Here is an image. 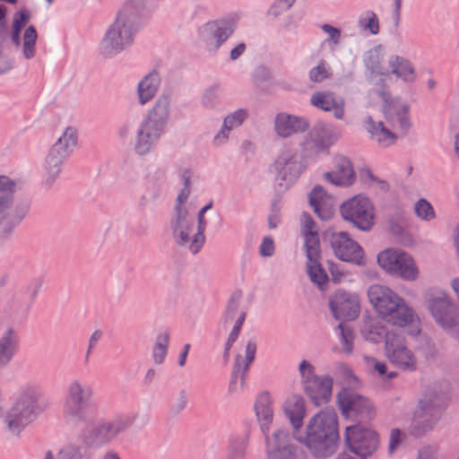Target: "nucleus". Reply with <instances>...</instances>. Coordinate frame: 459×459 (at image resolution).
<instances>
[{
    "label": "nucleus",
    "mask_w": 459,
    "mask_h": 459,
    "mask_svg": "<svg viewBox=\"0 0 459 459\" xmlns=\"http://www.w3.org/2000/svg\"><path fill=\"white\" fill-rule=\"evenodd\" d=\"M312 455L326 458L338 447V416L332 408L320 411L307 422L306 435L298 438Z\"/></svg>",
    "instance_id": "1"
},
{
    "label": "nucleus",
    "mask_w": 459,
    "mask_h": 459,
    "mask_svg": "<svg viewBox=\"0 0 459 459\" xmlns=\"http://www.w3.org/2000/svg\"><path fill=\"white\" fill-rule=\"evenodd\" d=\"M383 100V112L393 129L390 130L382 122H375L371 117L365 118L364 124L370 138L383 147L394 144L399 135H405L411 128L408 117V106L400 99H393L389 92H379Z\"/></svg>",
    "instance_id": "2"
},
{
    "label": "nucleus",
    "mask_w": 459,
    "mask_h": 459,
    "mask_svg": "<svg viewBox=\"0 0 459 459\" xmlns=\"http://www.w3.org/2000/svg\"><path fill=\"white\" fill-rule=\"evenodd\" d=\"M46 406L42 393L35 386H26L18 393L4 421L12 434L19 435Z\"/></svg>",
    "instance_id": "3"
},
{
    "label": "nucleus",
    "mask_w": 459,
    "mask_h": 459,
    "mask_svg": "<svg viewBox=\"0 0 459 459\" xmlns=\"http://www.w3.org/2000/svg\"><path fill=\"white\" fill-rule=\"evenodd\" d=\"M135 4L136 2L134 0L126 3L119 11L116 21L107 30L100 45V53L104 56H113L133 42L137 18Z\"/></svg>",
    "instance_id": "4"
},
{
    "label": "nucleus",
    "mask_w": 459,
    "mask_h": 459,
    "mask_svg": "<svg viewBox=\"0 0 459 459\" xmlns=\"http://www.w3.org/2000/svg\"><path fill=\"white\" fill-rule=\"evenodd\" d=\"M255 411L260 423V429L265 437L268 459H290L292 446L287 444L288 431L276 430L272 437L268 435L273 419V400L269 393H261L255 402Z\"/></svg>",
    "instance_id": "5"
},
{
    "label": "nucleus",
    "mask_w": 459,
    "mask_h": 459,
    "mask_svg": "<svg viewBox=\"0 0 459 459\" xmlns=\"http://www.w3.org/2000/svg\"><path fill=\"white\" fill-rule=\"evenodd\" d=\"M368 296L377 314L387 322L398 326H406L413 322L412 310L388 287L374 284L368 288Z\"/></svg>",
    "instance_id": "6"
},
{
    "label": "nucleus",
    "mask_w": 459,
    "mask_h": 459,
    "mask_svg": "<svg viewBox=\"0 0 459 459\" xmlns=\"http://www.w3.org/2000/svg\"><path fill=\"white\" fill-rule=\"evenodd\" d=\"M135 419L136 416L119 415L110 420L100 419L93 422L91 415L90 422L83 424L80 440L89 449L108 446L126 431Z\"/></svg>",
    "instance_id": "7"
},
{
    "label": "nucleus",
    "mask_w": 459,
    "mask_h": 459,
    "mask_svg": "<svg viewBox=\"0 0 459 459\" xmlns=\"http://www.w3.org/2000/svg\"><path fill=\"white\" fill-rule=\"evenodd\" d=\"M212 207V203L204 206L197 215V230L194 232L195 221L188 215L187 210H178L174 220L171 221V230L174 241L180 247H187L189 251L195 255L204 244V230L206 221L204 213Z\"/></svg>",
    "instance_id": "8"
},
{
    "label": "nucleus",
    "mask_w": 459,
    "mask_h": 459,
    "mask_svg": "<svg viewBox=\"0 0 459 459\" xmlns=\"http://www.w3.org/2000/svg\"><path fill=\"white\" fill-rule=\"evenodd\" d=\"M301 233L305 240L307 258V273L310 280L324 290L328 284V276L320 264V240L316 225L307 212H303L300 219Z\"/></svg>",
    "instance_id": "9"
},
{
    "label": "nucleus",
    "mask_w": 459,
    "mask_h": 459,
    "mask_svg": "<svg viewBox=\"0 0 459 459\" xmlns=\"http://www.w3.org/2000/svg\"><path fill=\"white\" fill-rule=\"evenodd\" d=\"M93 397L92 387L79 380L69 383L63 406L64 417L72 423L88 424L91 415L89 403Z\"/></svg>",
    "instance_id": "10"
},
{
    "label": "nucleus",
    "mask_w": 459,
    "mask_h": 459,
    "mask_svg": "<svg viewBox=\"0 0 459 459\" xmlns=\"http://www.w3.org/2000/svg\"><path fill=\"white\" fill-rule=\"evenodd\" d=\"M17 182L7 176H0V235H9L16 224L22 221L29 212V204H22L17 214L13 212L14 194Z\"/></svg>",
    "instance_id": "11"
},
{
    "label": "nucleus",
    "mask_w": 459,
    "mask_h": 459,
    "mask_svg": "<svg viewBox=\"0 0 459 459\" xmlns=\"http://www.w3.org/2000/svg\"><path fill=\"white\" fill-rule=\"evenodd\" d=\"M77 143V131L68 126L50 148L45 160V184L50 186L58 177L64 160Z\"/></svg>",
    "instance_id": "12"
},
{
    "label": "nucleus",
    "mask_w": 459,
    "mask_h": 459,
    "mask_svg": "<svg viewBox=\"0 0 459 459\" xmlns=\"http://www.w3.org/2000/svg\"><path fill=\"white\" fill-rule=\"evenodd\" d=\"M299 371L303 391L311 402L316 406L328 403L332 397V377L316 375L314 366L305 359L299 363Z\"/></svg>",
    "instance_id": "13"
},
{
    "label": "nucleus",
    "mask_w": 459,
    "mask_h": 459,
    "mask_svg": "<svg viewBox=\"0 0 459 459\" xmlns=\"http://www.w3.org/2000/svg\"><path fill=\"white\" fill-rule=\"evenodd\" d=\"M385 355L397 368L414 371L417 368V358L408 348L401 331H390L385 334Z\"/></svg>",
    "instance_id": "14"
},
{
    "label": "nucleus",
    "mask_w": 459,
    "mask_h": 459,
    "mask_svg": "<svg viewBox=\"0 0 459 459\" xmlns=\"http://www.w3.org/2000/svg\"><path fill=\"white\" fill-rule=\"evenodd\" d=\"M379 266L390 274L406 281H413L418 276V268L412 257L403 251L387 248L377 255Z\"/></svg>",
    "instance_id": "15"
},
{
    "label": "nucleus",
    "mask_w": 459,
    "mask_h": 459,
    "mask_svg": "<svg viewBox=\"0 0 459 459\" xmlns=\"http://www.w3.org/2000/svg\"><path fill=\"white\" fill-rule=\"evenodd\" d=\"M342 218L362 230H368L374 221V207L368 198L356 195L340 208Z\"/></svg>",
    "instance_id": "16"
},
{
    "label": "nucleus",
    "mask_w": 459,
    "mask_h": 459,
    "mask_svg": "<svg viewBox=\"0 0 459 459\" xmlns=\"http://www.w3.org/2000/svg\"><path fill=\"white\" fill-rule=\"evenodd\" d=\"M345 443L351 452L366 458L377 449L379 440L371 429L353 425L345 429Z\"/></svg>",
    "instance_id": "17"
},
{
    "label": "nucleus",
    "mask_w": 459,
    "mask_h": 459,
    "mask_svg": "<svg viewBox=\"0 0 459 459\" xmlns=\"http://www.w3.org/2000/svg\"><path fill=\"white\" fill-rule=\"evenodd\" d=\"M337 401L342 414L355 420L371 419L374 415V407L366 397L349 388H343L337 395Z\"/></svg>",
    "instance_id": "18"
},
{
    "label": "nucleus",
    "mask_w": 459,
    "mask_h": 459,
    "mask_svg": "<svg viewBox=\"0 0 459 459\" xmlns=\"http://www.w3.org/2000/svg\"><path fill=\"white\" fill-rule=\"evenodd\" d=\"M306 169L301 156L297 150L284 149L272 165L277 179L288 186L296 181Z\"/></svg>",
    "instance_id": "19"
},
{
    "label": "nucleus",
    "mask_w": 459,
    "mask_h": 459,
    "mask_svg": "<svg viewBox=\"0 0 459 459\" xmlns=\"http://www.w3.org/2000/svg\"><path fill=\"white\" fill-rule=\"evenodd\" d=\"M428 307L437 323L444 329L459 325V315L451 299L446 293L437 291L428 299Z\"/></svg>",
    "instance_id": "20"
},
{
    "label": "nucleus",
    "mask_w": 459,
    "mask_h": 459,
    "mask_svg": "<svg viewBox=\"0 0 459 459\" xmlns=\"http://www.w3.org/2000/svg\"><path fill=\"white\" fill-rule=\"evenodd\" d=\"M331 247L339 259L354 264H364V252L361 247L343 231L333 232L330 237Z\"/></svg>",
    "instance_id": "21"
},
{
    "label": "nucleus",
    "mask_w": 459,
    "mask_h": 459,
    "mask_svg": "<svg viewBox=\"0 0 459 459\" xmlns=\"http://www.w3.org/2000/svg\"><path fill=\"white\" fill-rule=\"evenodd\" d=\"M329 306L336 319L353 320L359 313V297L343 290H339L334 294Z\"/></svg>",
    "instance_id": "22"
},
{
    "label": "nucleus",
    "mask_w": 459,
    "mask_h": 459,
    "mask_svg": "<svg viewBox=\"0 0 459 459\" xmlns=\"http://www.w3.org/2000/svg\"><path fill=\"white\" fill-rule=\"evenodd\" d=\"M441 413L439 399L437 396H425L419 401L413 420L424 430L429 429L437 422Z\"/></svg>",
    "instance_id": "23"
},
{
    "label": "nucleus",
    "mask_w": 459,
    "mask_h": 459,
    "mask_svg": "<svg viewBox=\"0 0 459 459\" xmlns=\"http://www.w3.org/2000/svg\"><path fill=\"white\" fill-rule=\"evenodd\" d=\"M235 30V24L230 21H216L208 22L202 30L203 39L206 44L217 49L225 42Z\"/></svg>",
    "instance_id": "24"
},
{
    "label": "nucleus",
    "mask_w": 459,
    "mask_h": 459,
    "mask_svg": "<svg viewBox=\"0 0 459 459\" xmlns=\"http://www.w3.org/2000/svg\"><path fill=\"white\" fill-rule=\"evenodd\" d=\"M164 129L151 121L143 119L135 136L134 149L140 155L148 153L160 140Z\"/></svg>",
    "instance_id": "25"
},
{
    "label": "nucleus",
    "mask_w": 459,
    "mask_h": 459,
    "mask_svg": "<svg viewBox=\"0 0 459 459\" xmlns=\"http://www.w3.org/2000/svg\"><path fill=\"white\" fill-rule=\"evenodd\" d=\"M255 352L256 343L254 341H248L246 346L245 358L239 354L236 356L231 380L229 385V391L230 393L236 392L237 380L238 377H240L241 387L244 385L246 373L247 372L250 364L255 359Z\"/></svg>",
    "instance_id": "26"
},
{
    "label": "nucleus",
    "mask_w": 459,
    "mask_h": 459,
    "mask_svg": "<svg viewBox=\"0 0 459 459\" xmlns=\"http://www.w3.org/2000/svg\"><path fill=\"white\" fill-rule=\"evenodd\" d=\"M309 204L315 213L323 221H328L333 214L335 201L322 186H316L309 194Z\"/></svg>",
    "instance_id": "27"
},
{
    "label": "nucleus",
    "mask_w": 459,
    "mask_h": 459,
    "mask_svg": "<svg viewBox=\"0 0 459 459\" xmlns=\"http://www.w3.org/2000/svg\"><path fill=\"white\" fill-rule=\"evenodd\" d=\"M308 127L309 126L307 120L296 116L281 113L275 117L274 130L276 134L282 138L306 132Z\"/></svg>",
    "instance_id": "28"
},
{
    "label": "nucleus",
    "mask_w": 459,
    "mask_h": 459,
    "mask_svg": "<svg viewBox=\"0 0 459 459\" xmlns=\"http://www.w3.org/2000/svg\"><path fill=\"white\" fill-rule=\"evenodd\" d=\"M335 169L325 173V178L335 186H350L355 180V172L349 159L344 156L334 158Z\"/></svg>",
    "instance_id": "29"
},
{
    "label": "nucleus",
    "mask_w": 459,
    "mask_h": 459,
    "mask_svg": "<svg viewBox=\"0 0 459 459\" xmlns=\"http://www.w3.org/2000/svg\"><path fill=\"white\" fill-rule=\"evenodd\" d=\"M310 102L314 107L324 111H332L337 119H342L344 116V100L337 98L333 92H316L311 96Z\"/></svg>",
    "instance_id": "30"
},
{
    "label": "nucleus",
    "mask_w": 459,
    "mask_h": 459,
    "mask_svg": "<svg viewBox=\"0 0 459 459\" xmlns=\"http://www.w3.org/2000/svg\"><path fill=\"white\" fill-rule=\"evenodd\" d=\"M339 137V133L328 126H316L311 132V138L316 153L327 151Z\"/></svg>",
    "instance_id": "31"
},
{
    "label": "nucleus",
    "mask_w": 459,
    "mask_h": 459,
    "mask_svg": "<svg viewBox=\"0 0 459 459\" xmlns=\"http://www.w3.org/2000/svg\"><path fill=\"white\" fill-rule=\"evenodd\" d=\"M19 345V337L12 328L7 329L0 337V369L6 367L15 355Z\"/></svg>",
    "instance_id": "32"
},
{
    "label": "nucleus",
    "mask_w": 459,
    "mask_h": 459,
    "mask_svg": "<svg viewBox=\"0 0 459 459\" xmlns=\"http://www.w3.org/2000/svg\"><path fill=\"white\" fill-rule=\"evenodd\" d=\"M160 83V79L156 72L150 73L138 83V97L142 105L154 97Z\"/></svg>",
    "instance_id": "33"
},
{
    "label": "nucleus",
    "mask_w": 459,
    "mask_h": 459,
    "mask_svg": "<svg viewBox=\"0 0 459 459\" xmlns=\"http://www.w3.org/2000/svg\"><path fill=\"white\" fill-rule=\"evenodd\" d=\"M169 103L168 96H160L144 119L164 129L169 117Z\"/></svg>",
    "instance_id": "34"
},
{
    "label": "nucleus",
    "mask_w": 459,
    "mask_h": 459,
    "mask_svg": "<svg viewBox=\"0 0 459 459\" xmlns=\"http://www.w3.org/2000/svg\"><path fill=\"white\" fill-rule=\"evenodd\" d=\"M247 110L239 108L233 113L228 115L223 121V126L219 133L215 135L214 140L219 143H223L228 139V134L233 128L238 127L242 125L247 118Z\"/></svg>",
    "instance_id": "35"
},
{
    "label": "nucleus",
    "mask_w": 459,
    "mask_h": 459,
    "mask_svg": "<svg viewBox=\"0 0 459 459\" xmlns=\"http://www.w3.org/2000/svg\"><path fill=\"white\" fill-rule=\"evenodd\" d=\"M285 412L293 428L299 429L306 414L304 399L300 396L292 397L286 404Z\"/></svg>",
    "instance_id": "36"
},
{
    "label": "nucleus",
    "mask_w": 459,
    "mask_h": 459,
    "mask_svg": "<svg viewBox=\"0 0 459 459\" xmlns=\"http://www.w3.org/2000/svg\"><path fill=\"white\" fill-rule=\"evenodd\" d=\"M391 73L407 82L414 80V70L411 64L399 56H394L389 59Z\"/></svg>",
    "instance_id": "37"
},
{
    "label": "nucleus",
    "mask_w": 459,
    "mask_h": 459,
    "mask_svg": "<svg viewBox=\"0 0 459 459\" xmlns=\"http://www.w3.org/2000/svg\"><path fill=\"white\" fill-rule=\"evenodd\" d=\"M56 459H91V453L82 442H70L58 451Z\"/></svg>",
    "instance_id": "38"
},
{
    "label": "nucleus",
    "mask_w": 459,
    "mask_h": 459,
    "mask_svg": "<svg viewBox=\"0 0 459 459\" xmlns=\"http://www.w3.org/2000/svg\"><path fill=\"white\" fill-rule=\"evenodd\" d=\"M30 18V13L27 11H19L13 14L11 32V40L16 47L21 45L20 33L25 27Z\"/></svg>",
    "instance_id": "39"
},
{
    "label": "nucleus",
    "mask_w": 459,
    "mask_h": 459,
    "mask_svg": "<svg viewBox=\"0 0 459 459\" xmlns=\"http://www.w3.org/2000/svg\"><path fill=\"white\" fill-rule=\"evenodd\" d=\"M38 34L33 25L26 28L22 37V55L26 59H31L36 53Z\"/></svg>",
    "instance_id": "40"
},
{
    "label": "nucleus",
    "mask_w": 459,
    "mask_h": 459,
    "mask_svg": "<svg viewBox=\"0 0 459 459\" xmlns=\"http://www.w3.org/2000/svg\"><path fill=\"white\" fill-rule=\"evenodd\" d=\"M169 342V333L163 332L157 335L155 344L152 349V358L156 364L163 363L167 356Z\"/></svg>",
    "instance_id": "41"
},
{
    "label": "nucleus",
    "mask_w": 459,
    "mask_h": 459,
    "mask_svg": "<svg viewBox=\"0 0 459 459\" xmlns=\"http://www.w3.org/2000/svg\"><path fill=\"white\" fill-rule=\"evenodd\" d=\"M358 23L359 28L368 30L372 35H377L379 32L378 19L372 11H368L364 15L360 16Z\"/></svg>",
    "instance_id": "42"
},
{
    "label": "nucleus",
    "mask_w": 459,
    "mask_h": 459,
    "mask_svg": "<svg viewBox=\"0 0 459 459\" xmlns=\"http://www.w3.org/2000/svg\"><path fill=\"white\" fill-rule=\"evenodd\" d=\"M338 328L341 330V348L339 351L350 355L353 349V332L343 323H340Z\"/></svg>",
    "instance_id": "43"
},
{
    "label": "nucleus",
    "mask_w": 459,
    "mask_h": 459,
    "mask_svg": "<svg viewBox=\"0 0 459 459\" xmlns=\"http://www.w3.org/2000/svg\"><path fill=\"white\" fill-rule=\"evenodd\" d=\"M365 63L367 67L371 71V73H376L378 74H386L385 69L383 67V56L377 50H370L368 53V56L365 59Z\"/></svg>",
    "instance_id": "44"
},
{
    "label": "nucleus",
    "mask_w": 459,
    "mask_h": 459,
    "mask_svg": "<svg viewBox=\"0 0 459 459\" xmlns=\"http://www.w3.org/2000/svg\"><path fill=\"white\" fill-rule=\"evenodd\" d=\"M414 212L423 221H429L435 218V211L432 205L424 198L417 201L414 205Z\"/></svg>",
    "instance_id": "45"
},
{
    "label": "nucleus",
    "mask_w": 459,
    "mask_h": 459,
    "mask_svg": "<svg viewBox=\"0 0 459 459\" xmlns=\"http://www.w3.org/2000/svg\"><path fill=\"white\" fill-rule=\"evenodd\" d=\"M362 333L367 340L372 342H378L384 336L385 337L388 332L379 324L371 323L364 327Z\"/></svg>",
    "instance_id": "46"
},
{
    "label": "nucleus",
    "mask_w": 459,
    "mask_h": 459,
    "mask_svg": "<svg viewBox=\"0 0 459 459\" xmlns=\"http://www.w3.org/2000/svg\"><path fill=\"white\" fill-rule=\"evenodd\" d=\"M330 67L322 61L316 67L309 72V79L314 82H320L330 76Z\"/></svg>",
    "instance_id": "47"
},
{
    "label": "nucleus",
    "mask_w": 459,
    "mask_h": 459,
    "mask_svg": "<svg viewBox=\"0 0 459 459\" xmlns=\"http://www.w3.org/2000/svg\"><path fill=\"white\" fill-rule=\"evenodd\" d=\"M247 443L244 440L234 441L229 447V459H244Z\"/></svg>",
    "instance_id": "48"
},
{
    "label": "nucleus",
    "mask_w": 459,
    "mask_h": 459,
    "mask_svg": "<svg viewBox=\"0 0 459 459\" xmlns=\"http://www.w3.org/2000/svg\"><path fill=\"white\" fill-rule=\"evenodd\" d=\"M405 228V221L403 216L397 215L389 219L388 230L394 236H401Z\"/></svg>",
    "instance_id": "49"
},
{
    "label": "nucleus",
    "mask_w": 459,
    "mask_h": 459,
    "mask_svg": "<svg viewBox=\"0 0 459 459\" xmlns=\"http://www.w3.org/2000/svg\"><path fill=\"white\" fill-rule=\"evenodd\" d=\"M336 374L340 376L349 385H351L355 382L356 377L353 375V372L351 368L347 365L340 363L336 366Z\"/></svg>",
    "instance_id": "50"
},
{
    "label": "nucleus",
    "mask_w": 459,
    "mask_h": 459,
    "mask_svg": "<svg viewBox=\"0 0 459 459\" xmlns=\"http://www.w3.org/2000/svg\"><path fill=\"white\" fill-rule=\"evenodd\" d=\"M220 95L216 87H212L206 91L203 97L204 105L206 108H213L218 103Z\"/></svg>",
    "instance_id": "51"
},
{
    "label": "nucleus",
    "mask_w": 459,
    "mask_h": 459,
    "mask_svg": "<svg viewBox=\"0 0 459 459\" xmlns=\"http://www.w3.org/2000/svg\"><path fill=\"white\" fill-rule=\"evenodd\" d=\"M262 256H272L274 253V244L271 237H265L259 247Z\"/></svg>",
    "instance_id": "52"
},
{
    "label": "nucleus",
    "mask_w": 459,
    "mask_h": 459,
    "mask_svg": "<svg viewBox=\"0 0 459 459\" xmlns=\"http://www.w3.org/2000/svg\"><path fill=\"white\" fill-rule=\"evenodd\" d=\"M238 297H236V298L233 297L229 301L226 314H225V323L231 322L234 319L235 314L238 310Z\"/></svg>",
    "instance_id": "53"
},
{
    "label": "nucleus",
    "mask_w": 459,
    "mask_h": 459,
    "mask_svg": "<svg viewBox=\"0 0 459 459\" xmlns=\"http://www.w3.org/2000/svg\"><path fill=\"white\" fill-rule=\"evenodd\" d=\"M187 403V397L184 391L180 392L178 394V397L177 398L176 402L172 404L170 408V411L173 414H178L181 412Z\"/></svg>",
    "instance_id": "54"
},
{
    "label": "nucleus",
    "mask_w": 459,
    "mask_h": 459,
    "mask_svg": "<svg viewBox=\"0 0 459 459\" xmlns=\"http://www.w3.org/2000/svg\"><path fill=\"white\" fill-rule=\"evenodd\" d=\"M245 317H246L245 312H240L238 314V316L234 324V326L229 334L228 339H230V341L236 342V340L238 339V336L239 334L240 328L244 323Z\"/></svg>",
    "instance_id": "55"
},
{
    "label": "nucleus",
    "mask_w": 459,
    "mask_h": 459,
    "mask_svg": "<svg viewBox=\"0 0 459 459\" xmlns=\"http://www.w3.org/2000/svg\"><path fill=\"white\" fill-rule=\"evenodd\" d=\"M328 266L332 279L334 282H341L347 276V273L341 269L339 265L334 264L333 262H329Z\"/></svg>",
    "instance_id": "56"
},
{
    "label": "nucleus",
    "mask_w": 459,
    "mask_h": 459,
    "mask_svg": "<svg viewBox=\"0 0 459 459\" xmlns=\"http://www.w3.org/2000/svg\"><path fill=\"white\" fill-rule=\"evenodd\" d=\"M364 359H365V360H367V362L369 366H372L374 368V369L376 371H377V373L380 376L385 375L387 367L385 362L379 361V360H377L374 358L368 357V356H364Z\"/></svg>",
    "instance_id": "57"
},
{
    "label": "nucleus",
    "mask_w": 459,
    "mask_h": 459,
    "mask_svg": "<svg viewBox=\"0 0 459 459\" xmlns=\"http://www.w3.org/2000/svg\"><path fill=\"white\" fill-rule=\"evenodd\" d=\"M322 30L328 35L329 39L333 40L335 45L339 44L341 31L339 29L329 24L322 25Z\"/></svg>",
    "instance_id": "58"
},
{
    "label": "nucleus",
    "mask_w": 459,
    "mask_h": 459,
    "mask_svg": "<svg viewBox=\"0 0 459 459\" xmlns=\"http://www.w3.org/2000/svg\"><path fill=\"white\" fill-rule=\"evenodd\" d=\"M402 433L399 429H393L390 434L389 451L393 453L401 441Z\"/></svg>",
    "instance_id": "59"
},
{
    "label": "nucleus",
    "mask_w": 459,
    "mask_h": 459,
    "mask_svg": "<svg viewBox=\"0 0 459 459\" xmlns=\"http://www.w3.org/2000/svg\"><path fill=\"white\" fill-rule=\"evenodd\" d=\"M245 49H246V45L244 43H239L237 47H235L230 51V59L231 60L238 59L244 53Z\"/></svg>",
    "instance_id": "60"
},
{
    "label": "nucleus",
    "mask_w": 459,
    "mask_h": 459,
    "mask_svg": "<svg viewBox=\"0 0 459 459\" xmlns=\"http://www.w3.org/2000/svg\"><path fill=\"white\" fill-rule=\"evenodd\" d=\"M101 334H102L101 332L99 330H96L95 332H93V333L91 334V336L89 340V348H88V352H87L88 354L90 353L92 346L100 339Z\"/></svg>",
    "instance_id": "61"
},
{
    "label": "nucleus",
    "mask_w": 459,
    "mask_h": 459,
    "mask_svg": "<svg viewBox=\"0 0 459 459\" xmlns=\"http://www.w3.org/2000/svg\"><path fill=\"white\" fill-rule=\"evenodd\" d=\"M189 349H190V344L189 343L185 344L184 349H183L182 352L180 353L179 359H178V364L180 367H183L186 364Z\"/></svg>",
    "instance_id": "62"
},
{
    "label": "nucleus",
    "mask_w": 459,
    "mask_h": 459,
    "mask_svg": "<svg viewBox=\"0 0 459 459\" xmlns=\"http://www.w3.org/2000/svg\"><path fill=\"white\" fill-rule=\"evenodd\" d=\"M155 376H156V371L153 368H149L146 371V374L144 376V382L146 384H151L153 381V379L155 378Z\"/></svg>",
    "instance_id": "63"
},
{
    "label": "nucleus",
    "mask_w": 459,
    "mask_h": 459,
    "mask_svg": "<svg viewBox=\"0 0 459 459\" xmlns=\"http://www.w3.org/2000/svg\"><path fill=\"white\" fill-rule=\"evenodd\" d=\"M336 459H366V458L359 456L356 454L351 455L348 453H342V454H340Z\"/></svg>",
    "instance_id": "64"
}]
</instances>
